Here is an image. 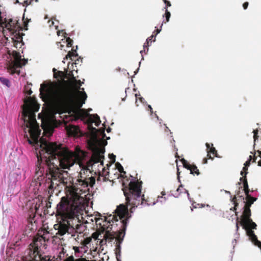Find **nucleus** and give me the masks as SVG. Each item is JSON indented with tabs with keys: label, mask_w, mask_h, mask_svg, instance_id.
<instances>
[{
	"label": "nucleus",
	"mask_w": 261,
	"mask_h": 261,
	"mask_svg": "<svg viewBox=\"0 0 261 261\" xmlns=\"http://www.w3.org/2000/svg\"><path fill=\"white\" fill-rule=\"evenodd\" d=\"M248 6V3L245 2L243 4V7L244 9H246Z\"/></svg>",
	"instance_id": "79ce46f5"
},
{
	"label": "nucleus",
	"mask_w": 261,
	"mask_h": 261,
	"mask_svg": "<svg viewBox=\"0 0 261 261\" xmlns=\"http://www.w3.org/2000/svg\"><path fill=\"white\" fill-rule=\"evenodd\" d=\"M256 159V157L254 155V162H255V160Z\"/></svg>",
	"instance_id": "6e6d98bb"
},
{
	"label": "nucleus",
	"mask_w": 261,
	"mask_h": 261,
	"mask_svg": "<svg viewBox=\"0 0 261 261\" xmlns=\"http://www.w3.org/2000/svg\"><path fill=\"white\" fill-rule=\"evenodd\" d=\"M248 203L249 202H246L245 204L243 215L240 222V224L244 227L245 226V221L251 219V210L250 207L248 206Z\"/></svg>",
	"instance_id": "ddd939ff"
},
{
	"label": "nucleus",
	"mask_w": 261,
	"mask_h": 261,
	"mask_svg": "<svg viewBox=\"0 0 261 261\" xmlns=\"http://www.w3.org/2000/svg\"><path fill=\"white\" fill-rule=\"evenodd\" d=\"M49 233L47 230L43 229L33 239V242L29 245L23 256L24 261H51V256H43L40 253V248L49 239Z\"/></svg>",
	"instance_id": "39448f33"
},
{
	"label": "nucleus",
	"mask_w": 261,
	"mask_h": 261,
	"mask_svg": "<svg viewBox=\"0 0 261 261\" xmlns=\"http://www.w3.org/2000/svg\"><path fill=\"white\" fill-rule=\"evenodd\" d=\"M236 215L237 216L238 215V212H236Z\"/></svg>",
	"instance_id": "052dcab7"
},
{
	"label": "nucleus",
	"mask_w": 261,
	"mask_h": 261,
	"mask_svg": "<svg viewBox=\"0 0 261 261\" xmlns=\"http://www.w3.org/2000/svg\"><path fill=\"white\" fill-rule=\"evenodd\" d=\"M207 152V157L208 159L213 160L215 156L218 157L217 151L216 148L213 147V144L206 143L205 144Z\"/></svg>",
	"instance_id": "dca6fc26"
},
{
	"label": "nucleus",
	"mask_w": 261,
	"mask_h": 261,
	"mask_svg": "<svg viewBox=\"0 0 261 261\" xmlns=\"http://www.w3.org/2000/svg\"><path fill=\"white\" fill-rule=\"evenodd\" d=\"M184 190L185 192L188 195H189V193L188 192V191H187L186 189H184L183 187V186L182 185H180L178 188L177 189V192H179V193H182V190Z\"/></svg>",
	"instance_id": "c85d7f7f"
},
{
	"label": "nucleus",
	"mask_w": 261,
	"mask_h": 261,
	"mask_svg": "<svg viewBox=\"0 0 261 261\" xmlns=\"http://www.w3.org/2000/svg\"><path fill=\"white\" fill-rule=\"evenodd\" d=\"M245 226H243V227L244 229H247V230L250 229H256L257 225L252 221L251 219L245 221Z\"/></svg>",
	"instance_id": "a211bd4d"
},
{
	"label": "nucleus",
	"mask_w": 261,
	"mask_h": 261,
	"mask_svg": "<svg viewBox=\"0 0 261 261\" xmlns=\"http://www.w3.org/2000/svg\"><path fill=\"white\" fill-rule=\"evenodd\" d=\"M248 236L250 238L252 242H254L257 239L256 236L255 234L254 231L251 229H248L247 231Z\"/></svg>",
	"instance_id": "4be33fe9"
},
{
	"label": "nucleus",
	"mask_w": 261,
	"mask_h": 261,
	"mask_svg": "<svg viewBox=\"0 0 261 261\" xmlns=\"http://www.w3.org/2000/svg\"><path fill=\"white\" fill-rule=\"evenodd\" d=\"M48 25L51 27L52 25H55V29L57 30L58 26L55 24V22L53 20H49L48 21Z\"/></svg>",
	"instance_id": "72a5a7b5"
},
{
	"label": "nucleus",
	"mask_w": 261,
	"mask_h": 261,
	"mask_svg": "<svg viewBox=\"0 0 261 261\" xmlns=\"http://www.w3.org/2000/svg\"><path fill=\"white\" fill-rule=\"evenodd\" d=\"M165 2V4H166L167 7L170 6L171 4L169 2L167 1L166 0H163Z\"/></svg>",
	"instance_id": "c03bdc74"
},
{
	"label": "nucleus",
	"mask_w": 261,
	"mask_h": 261,
	"mask_svg": "<svg viewBox=\"0 0 261 261\" xmlns=\"http://www.w3.org/2000/svg\"><path fill=\"white\" fill-rule=\"evenodd\" d=\"M53 129H51L50 130V135H51V134H53Z\"/></svg>",
	"instance_id": "864d4df0"
},
{
	"label": "nucleus",
	"mask_w": 261,
	"mask_h": 261,
	"mask_svg": "<svg viewBox=\"0 0 261 261\" xmlns=\"http://www.w3.org/2000/svg\"><path fill=\"white\" fill-rule=\"evenodd\" d=\"M165 15H166V21H168L169 18L170 17V13L168 11V10L167 9H166V10H165Z\"/></svg>",
	"instance_id": "f704fd0d"
},
{
	"label": "nucleus",
	"mask_w": 261,
	"mask_h": 261,
	"mask_svg": "<svg viewBox=\"0 0 261 261\" xmlns=\"http://www.w3.org/2000/svg\"><path fill=\"white\" fill-rule=\"evenodd\" d=\"M0 82L7 87H10V82L8 79L4 77H0Z\"/></svg>",
	"instance_id": "b1692460"
},
{
	"label": "nucleus",
	"mask_w": 261,
	"mask_h": 261,
	"mask_svg": "<svg viewBox=\"0 0 261 261\" xmlns=\"http://www.w3.org/2000/svg\"><path fill=\"white\" fill-rule=\"evenodd\" d=\"M244 190L245 195L247 196V197H249L250 196L249 195V193L250 190L249 189V188L248 187V189L244 188Z\"/></svg>",
	"instance_id": "58836bf2"
},
{
	"label": "nucleus",
	"mask_w": 261,
	"mask_h": 261,
	"mask_svg": "<svg viewBox=\"0 0 261 261\" xmlns=\"http://www.w3.org/2000/svg\"><path fill=\"white\" fill-rule=\"evenodd\" d=\"M64 37V39H65V41L64 42H66L67 43V46L68 47H71L73 44V40L70 39L68 36V34H62Z\"/></svg>",
	"instance_id": "412c9836"
},
{
	"label": "nucleus",
	"mask_w": 261,
	"mask_h": 261,
	"mask_svg": "<svg viewBox=\"0 0 261 261\" xmlns=\"http://www.w3.org/2000/svg\"><path fill=\"white\" fill-rule=\"evenodd\" d=\"M22 107V119L25 127L24 137L30 144L40 148L39 153H36V174L39 176L42 175L45 172L44 166L46 167L45 187L49 193H53L54 189L60 184L65 185L68 182V172L61 169H69L79 156L61 144L48 142L43 137L38 139L41 129L36 119L35 112L38 111L40 106L35 98H25Z\"/></svg>",
	"instance_id": "f257e3e1"
},
{
	"label": "nucleus",
	"mask_w": 261,
	"mask_h": 261,
	"mask_svg": "<svg viewBox=\"0 0 261 261\" xmlns=\"http://www.w3.org/2000/svg\"><path fill=\"white\" fill-rule=\"evenodd\" d=\"M89 116V120L90 124H88L89 129L92 131H96L97 129L92 126V123H95V125L98 126L101 123L99 117L97 114H87Z\"/></svg>",
	"instance_id": "f8f14e48"
},
{
	"label": "nucleus",
	"mask_w": 261,
	"mask_h": 261,
	"mask_svg": "<svg viewBox=\"0 0 261 261\" xmlns=\"http://www.w3.org/2000/svg\"><path fill=\"white\" fill-rule=\"evenodd\" d=\"M117 215H110L105 217L103 224L99 222L102 219L95 218V222L102 231H105L104 238L106 241L111 242L115 239L116 242L121 244L125 236L128 219L130 217L127 206L121 204L115 210Z\"/></svg>",
	"instance_id": "20e7f679"
},
{
	"label": "nucleus",
	"mask_w": 261,
	"mask_h": 261,
	"mask_svg": "<svg viewBox=\"0 0 261 261\" xmlns=\"http://www.w3.org/2000/svg\"><path fill=\"white\" fill-rule=\"evenodd\" d=\"M177 178L179 180V181H180V180H179V169L177 168Z\"/></svg>",
	"instance_id": "8fccbe9b"
},
{
	"label": "nucleus",
	"mask_w": 261,
	"mask_h": 261,
	"mask_svg": "<svg viewBox=\"0 0 261 261\" xmlns=\"http://www.w3.org/2000/svg\"><path fill=\"white\" fill-rule=\"evenodd\" d=\"M240 219L239 217H237V224H236V227H237V229H239V223H240V221L239 220Z\"/></svg>",
	"instance_id": "37998d69"
},
{
	"label": "nucleus",
	"mask_w": 261,
	"mask_h": 261,
	"mask_svg": "<svg viewBox=\"0 0 261 261\" xmlns=\"http://www.w3.org/2000/svg\"><path fill=\"white\" fill-rule=\"evenodd\" d=\"M240 180L243 182V187L244 189H248V184L246 176H243L240 178Z\"/></svg>",
	"instance_id": "393cba45"
},
{
	"label": "nucleus",
	"mask_w": 261,
	"mask_h": 261,
	"mask_svg": "<svg viewBox=\"0 0 261 261\" xmlns=\"http://www.w3.org/2000/svg\"><path fill=\"white\" fill-rule=\"evenodd\" d=\"M95 183V179L93 176L78 178L76 185L69 189L66 196L61 198L56 207L58 223L54 226L55 229L58 230L56 235L62 236L66 232L69 233V230L71 229V220L74 219L84 208V199L80 192H85L86 190L83 188L92 187Z\"/></svg>",
	"instance_id": "f03ea898"
},
{
	"label": "nucleus",
	"mask_w": 261,
	"mask_h": 261,
	"mask_svg": "<svg viewBox=\"0 0 261 261\" xmlns=\"http://www.w3.org/2000/svg\"><path fill=\"white\" fill-rule=\"evenodd\" d=\"M104 152L105 149L103 148H95L93 151L90 160L87 162L86 166V169L90 171V168H92L93 165L95 163L100 162L101 164H103V161H101V160L104 158V156L102 155Z\"/></svg>",
	"instance_id": "9d476101"
},
{
	"label": "nucleus",
	"mask_w": 261,
	"mask_h": 261,
	"mask_svg": "<svg viewBox=\"0 0 261 261\" xmlns=\"http://www.w3.org/2000/svg\"><path fill=\"white\" fill-rule=\"evenodd\" d=\"M12 37H8L5 34H0V44L3 46H7L9 44L16 49L21 48L24 43L22 40V36L25 34H11Z\"/></svg>",
	"instance_id": "1a4fd4ad"
},
{
	"label": "nucleus",
	"mask_w": 261,
	"mask_h": 261,
	"mask_svg": "<svg viewBox=\"0 0 261 261\" xmlns=\"http://www.w3.org/2000/svg\"><path fill=\"white\" fill-rule=\"evenodd\" d=\"M79 86L75 92L60 84H41L40 95L44 101L51 103L59 111L76 107L80 109L85 103L87 95L85 91H80V86L83 83L80 80H75ZM83 91L84 88H82Z\"/></svg>",
	"instance_id": "7ed1b4c3"
},
{
	"label": "nucleus",
	"mask_w": 261,
	"mask_h": 261,
	"mask_svg": "<svg viewBox=\"0 0 261 261\" xmlns=\"http://www.w3.org/2000/svg\"><path fill=\"white\" fill-rule=\"evenodd\" d=\"M162 195H165V193H164V192H162Z\"/></svg>",
	"instance_id": "bf43d9fd"
},
{
	"label": "nucleus",
	"mask_w": 261,
	"mask_h": 261,
	"mask_svg": "<svg viewBox=\"0 0 261 261\" xmlns=\"http://www.w3.org/2000/svg\"><path fill=\"white\" fill-rule=\"evenodd\" d=\"M29 21L28 20L27 22L24 21L23 22V28L20 27L18 25V22L16 19H6L5 18L4 20L2 19L1 16V12L0 11V31L2 32V33H5V32L9 31L11 32V33H16L18 29V31H27L28 30V23Z\"/></svg>",
	"instance_id": "6e6552de"
},
{
	"label": "nucleus",
	"mask_w": 261,
	"mask_h": 261,
	"mask_svg": "<svg viewBox=\"0 0 261 261\" xmlns=\"http://www.w3.org/2000/svg\"><path fill=\"white\" fill-rule=\"evenodd\" d=\"M148 108H149V110L150 111V112L151 113H152L153 111H152V108H151V107L150 105H149L148 106Z\"/></svg>",
	"instance_id": "3c124183"
},
{
	"label": "nucleus",
	"mask_w": 261,
	"mask_h": 261,
	"mask_svg": "<svg viewBox=\"0 0 261 261\" xmlns=\"http://www.w3.org/2000/svg\"><path fill=\"white\" fill-rule=\"evenodd\" d=\"M109 158L111 160L112 163H115L116 156L113 154H109Z\"/></svg>",
	"instance_id": "c9c22d12"
},
{
	"label": "nucleus",
	"mask_w": 261,
	"mask_h": 261,
	"mask_svg": "<svg viewBox=\"0 0 261 261\" xmlns=\"http://www.w3.org/2000/svg\"><path fill=\"white\" fill-rule=\"evenodd\" d=\"M238 203H236L234 204V206L233 207V211H236L237 210V206L238 205Z\"/></svg>",
	"instance_id": "de8ad7c7"
},
{
	"label": "nucleus",
	"mask_w": 261,
	"mask_h": 261,
	"mask_svg": "<svg viewBox=\"0 0 261 261\" xmlns=\"http://www.w3.org/2000/svg\"><path fill=\"white\" fill-rule=\"evenodd\" d=\"M232 201L233 202L234 204H235L236 203H238L237 202V198L236 196H234V197L232 198Z\"/></svg>",
	"instance_id": "a18cd8bd"
},
{
	"label": "nucleus",
	"mask_w": 261,
	"mask_h": 261,
	"mask_svg": "<svg viewBox=\"0 0 261 261\" xmlns=\"http://www.w3.org/2000/svg\"><path fill=\"white\" fill-rule=\"evenodd\" d=\"M253 133H254V136H253L254 141V142H255L258 139V136L257 135L258 130L257 129L253 130Z\"/></svg>",
	"instance_id": "7c9ffc66"
},
{
	"label": "nucleus",
	"mask_w": 261,
	"mask_h": 261,
	"mask_svg": "<svg viewBox=\"0 0 261 261\" xmlns=\"http://www.w3.org/2000/svg\"><path fill=\"white\" fill-rule=\"evenodd\" d=\"M207 163V158H204L202 161L203 164H206Z\"/></svg>",
	"instance_id": "09e8293b"
},
{
	"label": "nucleus",
	"mask_w": 261,
	"mask_h": 261,
	"mask_svg": "<svg viewBox=\"0 0 261 261\" xmlns=\"http://www.w3.org/2000/svg\"><path fill=\"white\" fill-rule=\"evenodd\" d=\"M135 95H136V98H137V94H135Z\"/></svg>",
	"instance_id": "e2e57ef3"
},
{
	"label": "nucleus",
	"mask_w": 261,
	"mask_h": 261,
	"mask_svg": "<svg viewBox=\"0 0 261 261\" xmlns=\"http://www.w3.org/2000/svg\"><path fill=\"white\" fill-rule=\"evenodd\" d=\"M57 33H61V32H60V30H58V31H57Z\"/></svg>",
	"instance_id": "13d9d810"
},
{
	"label": "nucleus",
	"mask_w": 261,
	"mask_h": 261,
	"mask_svg": "<svg viewBox=\"0 0 261 261\" xmlns=\"http://www.w3.org/2000/svg\"><path fill=\"white\" fill-rule=\"evenodd\" d=\"M99 236V233L97 231H95L92 233V238L94 239L95 240H97Z\"/></svg>",
	"instance_id": "2f4dec72"
},
{
	"label": "nucleus",
	"mask_w": 261,
	"mask_h": 261,
	"mask_svg": "<svg viewBox=\"0 0 261 261\" xmlns=\"http://www.w3.org/2000/svg\"><path fill=\"white\" fill-rule=\"evenodd\" d=\"M65 129L69 136H77L79 134H81L80 128L77 126L72 124H66Z\"/></svg>",
	"instance_id": "2eb2a0df"
},
{
	"label": "nucleus",
	"mask_w": 261,
	"mask_h": 261,
	"mask_svg": "<svg viewBox=\"0 0 261 261\" xmlns=\"http://www.w3.org/2000/svg\"><path fill=\"white\" fill-rule=\"evenodd\" d=\"M33 0H26L24 2V3L26 5V6H28L31 4V2Z\"/></svg>",
	"instance_id": "a19ab883"
},
{
	"label": "nucleus",
	"mask_w": 261,
	"mask_h": 261,
	"mask_svg": "<svg viewBox=\"0 0 261 261\" xmlns=\"http://www.w3.org/2000/svg\"><path fill=\"white\" fill-rule=\"evenodd\" d=\"M254 244L256 246H257L259 248L261 249V242L258 241L257 239L253 242Z\"/></svg>",
	"instance_id": "e433bc0d"
},
{
	"label": "nucleus",
	"mask_w": 261,
	"mask_h": 261,
	"mask_svg": "<svg viewBox=\"0 0 261 261\" xmlns=\"http://www.w3.org/2000/svg\"><path fill=\"white\" fill-rule=\"evenodd\" d=\"M54 76L56 79H62L64 77V73L63 71H58L55 68L53 69Z\"/></svg>",
	"instance_id": "aec40b11"
},
{
	"label": "nucleus",
	"mask_w": 261,
	"mask_h": 261,
	"mask_svg": "<svg viewBox=\"0 0 261 261\" xmlns=\"http://www.w3.org/2000/svg\"><path fill=\"white\" fill-rule=\"evenodd\" d=\"M64 261H96V260H89L86 259L85 258H80L75 259L74 257L72 255H71V256L67 257V258H66Z\"/></svg>",
	"instance_id": "5701e85b"
},
{
	"label": "nucleus",
	"mask_w": 261,
	"mask_h": 261,
	"mask_svg": "<svg viewBox=\"0 0 261 261\" xmlns=\"http://www.w3.org/2000/svg\"><path fill=\"white\" fill-rule=\"evenodd\" d=\"M248 167L247 166H244L243 168V171L241 172V174L243 176H246V174L248 173L247 172Z\"/></svg>",
	"instance_id": "c756f323"
},
{
	"label": "nucleus",
	"mask_w": 261,
	"mask_h": 261,
	"mask_svg": "<svg viewBox=\"0 0 261 261\" xmlns=\"http://www.w3.org/2000/svg\"><path fill=\"white\" fill-rule=\"evenodd\" d=\"M180 161L181 162L184 167L190 171L191 174H196L197 175H199L200 174L199 170L198 169L197 167L195 165L190 164L185 159H181Z\"/></svg>",
	"instance_id": "4468645a"
},
{
	"label": "nucleus",
	"mask_w": 261,
	"mask_h": 261,
	"mask_svg": "<svg viewBox=\"0 0 261 261\" xmlns=\"http://www.w3.org/2000/svg\"><path fill=\"white\" fill-rule=\"evenodd\" d=\"M91 238H87L85 240V244H88L91 242Z\"/></svg>",
	"instance_id": "ea45409f"
},
{
	"label": "nucleus",
	"mask_w": 261,
	"mask_h": 261,
	"mask_svg": "<svg viewBox=\"0 0 261 261\" xmlns=\"http://www.w3.org/2000/svg\"><path fill=\"white\" fill-rule=\"evenodd\" d=\"M5 49L8 53L7 58H10L7 62L8 71L11 74L14 73L19 74L20 70H17V68H20L23 65H25L28 60L25 59L22 60L19 53L17 51L14 50L11 53L8 47H5Z\"/></svg>",
	"instance_id": "0eeeda50"
},
{
	"label": "nucleus",
	"mask_w": 261,
	"mask_h": 261,
	"mask_svg": "<svg viewBox=\"0 0 261 261\" xmlns=\"http://www.w3.org/2000/svg\"><path fill=\"white\" fill-rule=\"evenodd\" d=\"M142 184L141 181H131L128 186H125L122 188L126 203L127 205L131 206L130 213H133L134 209L139 205H149L145 199L144 195H141Z\"/></svg>",
	"instance_id": "423d86ee"
},
{
	"label": "nucleus",
	"mask_w": 261,
	"mask_h": 261,
	"mask_svg": "<svg viewBox=\"0 0 261 261\" xmlns=\"http://www.w3.org/2000/svg\"><path fill=\"white\" fill-rule=\"evenodd\" d=\"M77 56L78 55L76 53V50L72 49L71 51L68 52L66 56V58L67 59L68 58H70L71 60L73 61L76 60Z\"/></svg>",
	"instance_id": "6ab92c4d"
},
{
	"label": "nucleus",
	"mask_w": 261,
	"mask_h": 261,
	"mask_svg": "<svg viewBox=\"0 0 261 261\" xmlns=\"http://www.w3.org/2000/svg\"><path fill=\"white\" fill-rule=\"evenodd\" d=\"M115 165L120 173L123 174L126 173L125 171H124L123 167L119 162L116 163Z\"/></svg>",
	"instance_id": "a878e982"
},
{
	"label": "nucleus",
	"mask_w": 261,
	"mask_h": 261,
	"mask_svg": "<svg viewBox=\"0 0 261 261\" xmlns=\"http://www.w3.org/2000/svg\"><path fill=\"white\" fill-rule=\"evenodd\" d=\"M252 159V156L251 155H250L249 156V160H248V161H247L244 164V166H249L250 165V161Z\"/></svg>",
	"instance_id": "4c0bfd02"
},
{
	"label": "nucleus",
	"mask_w": 261,
	"mask_h": 261,
	"mask_svg": "<svg viewBox=\"0 0 261 261\" xmlns=\"http://www.w3.org/2000/svg\"><path fill=\"white\" fill-rule=\"evenodd\" d=\"M121 244L119 243L116 242V248H115V253L117 256L118 254H120L121 250Z\"/></svg>",
	"instance_id": "bb28decb"
},
{
	"label": "nucleus",
	"mask_w": 261,
	"mask_h": 261,
	"mask_svg": "<svg viewBox=\"0 0 261 261\" xmlns=\"http://www.w3.org/2000/svg\"><path fill=\"white\" fill-rule=\"evenodd\" d=\"M248 199L247 202H249L248 204V206L250 207L251 205L256 200V198H254L252 197H248Z\"/></svg>",
	"instance_id": "cd10ccee"
},
{
	"label": "nucleus",
	"mask_w": 261,
	"mask_h": 261,
	"mask_svg": "<svg viewBox=\"0 0 261 261\" xmlns=\"http://www.w3.org/2000/svg\"><path fill=\"white\" fill-rule=\"evenodd\" d=\"M140 99L141 101L142 102V100L143 99V98L142 97H141Z\"/></svg>",
	"instance_id": "4d7b16f0"
},
{
	"label": "nucleus",
	"mask_w": 261,
	"mask_h": 261,
	"mask_svg": "<svg viewBox=\"0 0 261 261\" xmlns=\"http://www.w3.org/2000/svg\"><path fill=\"white\" fill-rule=\"evenodd\" d=\"M155 41V35L154 36L153 35H152L150 37H148L146 39V41L145 43H144L143 45V50H141L140 53L142 54L143 51H145V48L147 49V51H148V47L150 45L152 42H154Z\"/></svg>",
	"instance_id": "f3484780"
},
{
	"label": "nucleus",
	"mask_w": 261,
	"mask_h": 261,
	"mask_svg": "<svg viewBox=\"0 0 261 261\" xmlns=\"http://www.w3.org/2000/svg\"><path fill=\"white\" fill-rule=\"evenodd\" d=\"M35 1H36V2H38V0H35Z\"/></svg>",
	"instance_id": "0e129e2a"
},
{
	"label": "nucleus",
	"mask_w": 261,
	"mask_h": 261,
	"mask_svg": "<svg viewBox=\"0 0 261 261\" xmlns=\"http://www.w3.org/2000/svg\"><path fill=\"white\" fill-rule=\"evenodd\" d=\"M84 208L78 214V215L74 218L71 220V229H74L75 232L81 233L84 231L85 226H84L80 221L79 215L83 212Z\"/></svg>",
	"instance_id": "9b49d317"
},
{
	"label": "nucleus",
	"mask_w": 261,
	"mask_h": 261,
	"mask_svg": "<svg viewBox=\"0 0 261 261\" xmlns=\"http://www.w3.org/2000/svg\"><path fill=\"white\" fill-rule=\"evenodd\" d=\"M24 91L25 94H27L28 95H30L32 93V91L31 89H28V87L27 86L24 88Z\"/></svg>",
	"instance_id": "473e14b6"
},
{
	"label": "nucleus",
	"mask_w": 261,
	"mask_h": 261,
	"mask_svg": "<svg viewBox=\"0 0 261 261\" xmlns=\"http://www.w3.org/2000/svg\"><path fill=\"white\" fill-rule=\"evenodd\" d=\"M57 35H58V36H60V34L58 33V34H57Z\"/></svg>",
	"instance_id": "680f3d73"
},
{
	"label": "nucleus",
	"mask_w": 261,
	"mask_h": 261,
	"mask_svg": "<svg viewBox=\"0 0 261 261\" xmlns=\"http://www.w3.org/2000/svg\"><path fill=\"white\" fill-rule=\"evenodd\" d=\"M258 166H261V161H259L258 162Z\"/></svg>",
	"instance_id": "5fc2aeb1"
},
{
	"label": "nucleus",
	"mask_w": 261,
	"mask_h": 261,
	"mask_svg": "<svg viewBox=\"0 0 261 261\" xmlns=\"http://www.w3.org/2000/svg\"><path fill=\"white\" fill-rule=\"evenodd\" d=\"M111 128L110 127H108L107 129V131L108 133H109L111 132Z\"/></svg>",
	"instance_id": "603ef678"
},
{
	"label": "nucleus",
	"mask_w": 261,
	"mask_h": 261,
	"mask_svg": "<svg viewBox=\"0 0 261 261\" xmlns=\"http://www.w3.org/2000/svg\"><path fill=\"white\" fill-rule=\"evenodd\" d=\"M73 249L74 250L75 252H79V248L77 247H73Z\"/></svg>",
	"instance_id": "49530a36"
}]
</instances>
